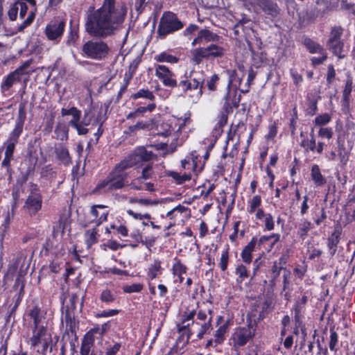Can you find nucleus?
Segmentation results:
<instances>
[{"instance_id": "1", "label": "nucleus", "mask_w": 355, "mask_h": 355, "mask_svg": "<svg viewBox=\"0 0 355 355\" xmlns=\"http://www.w3.org/2000/svg\"><path fill=\"white\" fill-rule=\"evenodd\" d=\"M128 8L116 0H103L102 6L87 14L85 31L92 37L105 39L123 27Z\"/></svg>"}, {"instance_id": "2", "label": "nucleus", "mask_w": 355, "mask_h": 355, "mask_svg": "<svg viewBox=\"0 0 355 355\" xmlns=\"http://www.w3.org/2000/svg\"><path fill=\"white\" fill-rule=\"evenodd\" d=\"M190 114H185L184 116L179 118L176 121H168L163 122L157 127V135L166 137L172 136L173 137L171 146L174 150L177 146L180 145L184 140V137L180 138L182 128L191 123Z\"/></svg>"}, {"instance_id": "3", "label": "nucleus", "mask_w": 355, "mask_h": 355, "mask_svg": "<svg viewBox=\"0 0 355 355\" xmlns=\"http://www.w3.org/2000/svg\"><path fill=\"white\" fill-rule=\"evenodd\" d=\"M205 82V75L200 71H185L178 82V86L184 94L190 95L191 92H196L197 97L202 94V87Z\"/></svg>"}, {"instance_id": "4", "label": "nucleus", "mask_w": 355, "mask_h": 355, "mask_svg": "<svg viewBox=\"0 0 355 355\" xmlns=\"http://www.w3.org/2000/svg\"><path fill=\"white\" fill-rule=\"evenodd\" d=\"M127 177L128 174H121L113 169L105 179L96 184L93 192L100 194L121 189L125 186Z\"/></svg>"}, {"instance_id": "5", "label": "nucleus", "mask_w": 355, "mask_h": 355, "mask_svg": "<svg viewBox=\"0 0 355 355\" xmlns=\"http://www.w3.org/2000/svg\"><path fill=\"white\" fill-rule=\"evenodd\" d=\"M184 24L178 17V16L172 12H164L159 20L157 27V36L163 40L168 35L182 29Z\"/></svg>"}, {"instance_id": "6", "label": "nucleus", "mask_w": 355, "mask_h": 355, "mask_svg": "<svg viewBox=\"0 0 355 355\" xmlns=\"http://www.w3.org/2000/svg\"><path fill=\"white\" fill-rule=\"evenodd\" d=\"M30 343L33 347H40L37 351L42 355H47L53 350V338L46 327L33 329Z\"/></svg>"}, {"instance_id": "7", "label": "nucleus", "mask_w": 355, "mask_h": 355, "mask_svg": "<svg viewBox=\"0 0 355 355\" xmlns=\"http://www.w3.org/2000/svg\"><path fill=\"white\" fill-rule=\"evenodd\" d=\"M82 52L87 58L101 60L107 57L110 48L107 43L102 40H90L83 45Z\"/></svg>"}, {"instance_id": "8", "label": "nucleus", "mask_w": 355, "mask_h": 355, "mask_svg": "<svg viewBox=\"0 0 355 355\" xmlns=\"http://www.w3.org/2000/svg\"><path fill=\"white\" fill-rule=\"evenodd\" d=\"M280 235L279 234H272L270 236H263L259 240L256 237H253L248 245L243 248L241 253L243 261L250 264L252 261V253L254 251L256 246L259 248L266 241L273 239L270 248L279 241Z\"/></svg>"}, {"instance_id": "9", "label": "nucleus", "mask_w": 355, "mask_h": 355, "mask_svg": "<svg viewBox=\"0 0 355 355\" xmlns=\"http://www.w3.org/2000/svg\"><path fill=\"white\" fill-rule=\"evenodd\" d=\"M344 29L340 26H334L331 28L327 42L328 49L338 58H343L344 42L342 40Z\"/></svg>"}, {"instance_id": "10", "label": "nucleus", "mask_w": 355, "mask_h": 355, "mask_svg": "<svg viewBox=\"0 0 355 355\" xmlns=\"http://www.w3.org/2000/svg\"><path fill=\"white\" fill-rule=\"evenodd\" d=\"M195 64H200L203 59L220 58L225 54V49L218 44H211L206 47H199L191 51Z\"/></svg>"}, {"instance_id": "11", "label": "nucleus", "mask_w": 355, "mask_h": 355, "mask_svg": "<svg viewBox=\"0 0 355 355\" xmlns=\"http://www.w3.org/2000/svg\"><path fill=\"white\" fill-rule=\"evenodd\" d=\"M65 25V21L60 19L49 22L44 29V34L47 39L53 44H58L63 35Z\"/></svg>"}, {"instance_id": "12", "label": "nucleus", "mask_w": 355, "mask_h": 355, "mask_svg": "<svg viewBox=\"0 0 355 355\" xmlns=\"http://www.w3.org/2000/svg\"><path fill=\"white\" fill-rule=\"evenodd\" d=\"M155 75L162 83L168 87H178L175 73L165 65L155 64Z\"/></svg>"}, {"instance_id": "13", "label": "nucleus", "mask_w": 355, "mask_h": 355, "mask_svg": "<svg viewBox=\"0 0 355 355\" xmlns=\"http://www.w3.org/2000/svg\"><path fill=\"white\" fill-rule=\"evenodd\" d=\"M24 120L19 118L16 121L14 129L10 133L6 141L3 144L5 153L13 155L15 146L18 142L19 138L22 133L24 128Z\"/></svg>"}, {"instance_id": "14", "label": "nucleus", "mask_w": 355, "mask_h": 355, "mask_svg": "<svg viewBox=\"0 0 355 355\" xmlns=\"http://www.w3.org/2000/svg\"><path fill=\"white\" fill-rule=\"evenodd\" d=\"M249 3L257 12H259V10H261L264 13L273 17H277L279 13L277 4L272 0H252Z\"/></svg>"}, {"instance_id": "15", "label": "nucleus", "mask_w": 355, "mask_h": 355, "mask_svg": "<svg viewBox=\"0 0 355 355\" xmlns=\"http://www.w3.org/2000/svg\"><path fill=\"white\" fill-rule=\"evenodd\" d=\"M254 332L250 327H239L236 329L232 338L235 347H243L254 336Z\"/></svg>"}, {"instance_id": "16", "label": "nucleus", "mask_w": 355, "mask_h": 355, "mask_svg": "<svg viewBox=\"0 0 355 355\" xmlns=\"http://www.w3.org/2000/svg\"><path fill=\"white\" fill-rule=\"evenodd\" d=\"M42 198L40 193L32 192L27 198L24 209L30 216H35L42 208Z\"/></svg>"}, {"instance_id": "17", "label": "nucleus", "mask_w": 355, "mask_h": 355, "mask_svg": "<svg viewBox=\"0 0 355 355\" xmlns=\"http://www.w3.org/2000/svg\"><path fill=\"white\" fill-rule=\"evenodd\" d=\"M221 37L210 31L208 29H202L198 33V36L193 40L191 45L193 46L196 45H200L204 42H219Z\"/></svg>"}, {"instance_id": "18", "label": "nucleus", "mask_w": 355, "mask_h": 355, "mask_svg": "<svg viewBox=\"0 0 355 355\" xmlns=\"http://www.w3.org/2000/svg\"><path fill=\"white\" fill-rule=\"evenodd\" d=\"M270 304L271 303L268 300L257 301L252 306V316L257 318L258 320H263Z\"/></svg>"}, {"instance_id": "19", "label": "nucleus", "mask_w": 355, "mask_h": 355, "mask_svg": "<svg viewBox=\"0 0 355 355\" xmlns=\"http://www.w3.org/2000/svg\"><path fill=\"white\" fill-rule=\"evenodd\" d=\"M239 87H237L236 85H235L233 87L227 88V92L225 96V108L227 110L228 108L232 109V107H238L239 105V103L241 101L240 96H237V89Z\"/></svg>"}, {"instance_id": "20", "label": "nucleus", "mask_w": 355, "mask_h": 355, "mask_svg": "<svg viewBox=\"0 0 355 355\" xmlns=\"http://www.w3.org/2000/svg\"><path fill=\"white\" fill-rule=\"evenodd\" d=\"M158 166L149 164L144 166L141 169V175L137 179L139 182L148 180H155L157 175Z\"/></svg>"}, {"instance_id": "21", "label": "nucleus", "mask_w": 355, "mask_h": 355, "mask_svg": "<svg viewBox=\"0 0 355 355\" xmlns=\"http://www.w3.org/2000/svg\"><path fill=\"white\" fill-rule=\"evenodd\" d=\"M21 77L22 76L16 70L10 72L3 78L1 85V90L3 92L9 90L15 83L21 80Z\"/></svg>"}, {"instance_id": "22", "label": "nucleus", "mask_w": 355, "mask_h": 355, "mask_svg": "<svg viewBox=\"0 0 355 355\" xmlns=\"http://www.w3.org/2000/svg\"><path fill=\"white\" fill-rule=\"evenodd\" d=\"M45 313L37 305L34 306L30 309L28 315L33 320L34 329L45 327L42 324V320L44 319Z\"/></svg>"}, {"instance_id": "23", "label": "nucleus", "mask_w": 355, "mask_h": 355, "mask_svg": "<svg viewBox=\"0 0 355 355\" xmlns=\"http://www.w3.org/2000/svg\"><path fill=\"white\" fill-rule=\"evenodd\" d=\"M131 154L133 158L135 159L137 164L144 161H149L154 157L153 152L147 150L144 147L136 148Z\"/></svg>"}, {"instance_id": "24", "label": "nucleus", "mask_w": 355, "mask_h": 355, "mask_svg": "<svg viewBox=\"0 0 355 355\" xmlns=\"http://www.w3.org/2000/svg\"><path fill=\"white\" fill-rule=\"evenodd\" d=\"M137 165L135 159L133 158L132 154H130L124 159L121 161L115 167L114 170L120 173L121 174H127L125 171Z\"/></svg>"}, {"instance_id": "25", "label": "nucleus", "mask_w": 355, "mask_h": 355, "mask_svg": "<svg viewBox=\"0 0 355 355\" xmlns=\"http://www.w3.org/2000/svg\"><path fill=\"white\" fill-rule=\"evenodd\" d=\"M311 177L316 187H322L327 182L326 178L321 173L320 167L317 164H313L312 166L311 170Z\"/></svg>"}, {"instance_id": "26", "label": "nucleus", "mask_w": 355, "mask_h": 355, "mask_svg": "<svg viewBox=\"0 0 355 355\" xmlns=\"http://www.w3.org/2000/svg\"><path fill=\"white\" fill-rule=\"evenodd\" d=\"M162 262L159 260H155L147 269V278L153 280L158 277L162 272Z\"/></svg>"}, {"instance_id": "27", "label": "nucleus", "mask_w": 355, "mask_h": 355, "mask_svg": "<svg viewBox=\"0 0 355 355\" xmlns=\"http://www.w3.org/2000/svg\"><path fill=\"white\" fill-rule=\"evenodd\" d=\"M62 321L66 323L67 327L71 331H75L76 321L74 318V313L73 310H71L68 306L65 311L62 312Z\"/></svg>"}, {"instance_id": "28", "label": "nucleus", "mask_w": 355, "mask_h": 355, "mask_svg": "<svg viewBox=\"0 0 355 355\" xmlns=\"http://www.w3.org/2000/svg\"><path fill=\"white\" fill-rule=\"evenodd\" d=\"M117 298L116 292L114 289L105 288L101 292L99 299L101 302L110 304L116 301Z\"/></svg>"}, {"instance_id": "29", "label": "nucleus", "mask_w": 355, "mask_h": 355, "mask_svg": "<svg viewBox=\"0 0 355 355\" xmlns=\"http://www.w3.org/2000/svg\"><path fill=\"white\" fill-rule=\"evenodd\" d=\"M197 156L194 155L192 153L189 156H187L185 159L181 162V167L186 170L184 173H189L191 175V173L196 171L197 167L196 161Z\"/></svg>"}, {"instance_id": "30", "label": "nucleus", "mask_w": 355, "mask_h": 355, "mask_svg": "<svg viewBox=\"0 0 355 355\" xmlns=\"http://www.w3.org/2000/svg\"><path fill=\"white\" fill-rule=\"evenodd\" d=\"M57 158L64 165H69L71 163V159L69 155L68 149L63 146H59L55 150Z\"/></svg>"}, {"instance_id": "31", "label": "nucleus", "mask_w": 355, "mask_h": 355, "mask_svg": "<svg viewBox=\"0 0 355 355\" xmlns=\"http://www.w3.org/2000/svg\"><path fill=\"white\" fill-rule=\"evenodd\" d=\"M310 136L311 139L304 138L300 143V146L306 153H315L316 141L313 134V128L311 130Z\"/></svg>"}, {"instance_id": "32", "label": "nucleus", "mask_w": 355, "mask_h": 355, "mask_svg": "<svg viewBox=\"0 0 355 355\" xmlns=\"http://www.w3.org/2000/svg\"><path fill=\"white\" fill-rule=\"evenodd\" d=\"M227 331V324H224L220 326L218 329L215 331L212 338L214 340V347H217L218 345H222L224 343Z\"/></svg>"}, {"instance_id": "33", "label": "nucleus", "mask_w": 355, "mask_h": 355, "mask_svg": "<svg viewBox=\"0 0 355 355\" xmlns=\"http://www.w3.org/2000/svg\"><path fill=\"white\" fill-rule=\"evenodd\" d=\"M320 96L313 94H308L306 96L308 113L313 116L315 114L318 110V101Z\"/></svg>"}, {"instance_id": "34", "label": "nucleus", "mask_w": 355, "mask_h": 355, "mask_svg": "<svg viewBox=\"0 0 355 355\" xmlns=\"http://www.w3.org/2000/svg\"><path fill=\"white\" fill-rule=\"evenodd\" d=\"M90 214L93 217L92 221L94 222L97 226L107 220L108 211H104L102 213H100L96 207L92 206L90 210Z\"/></svg>"}, {"instance_id": "35", "label": "nucleus", "mask_w": 355, "mask_h": 355, "mask_svg": "<svg viewBox=\"0 0 355 355\" xmlns=\"http://www.w3.org/2000/svg\"><path fill=\"white\" fill-rule=\"evenodd\" d=\"M353 87L352 78L348 76L345 84L343 91V101L345 105H349L350 102L351 93Z\"/></svg>"}, {"instance_id": "36", "label": "nucleus", "mask_w": 355, "mask_h": 355, "mask_svg": "<svg viewBox=\"0 0 355 355\" xmlns=\"http://www.w3.org/2000/svg\"><path fill=\"white\" fill-rule=\"evenodd\" d=\"M154 59L159 62H168L171 64H175L179 61V58L177 56L170 54L166 51L162 52L155 55Z\"/></svg>"}, {"instance_id": "37", "label": "nucleus", "mask_w": 355, "mask_h": 355, "mask_svg": "<svg viewBox=\"0 0 355 355\" xmlns=\"http://www.w3.org/2000/svg\"><path fill=\"white\" fill-rule=\"evenodd\" d=\"M227 121V115L225 113H221L217 119V122L213 129L214 136L217 137L220 135L223 132V128L226 125Z\"/></svg>"}, {"instance_id": "38", "label": "nucleus", "mask_w": 355, "mask_h": 355, "mask_svg": "<svg viewBox=\"0 0 355 355\" xmlns=\"http://www.w3.org/2000/svg\"><path fill=\"white\" fill-rule=\"evenodd\" d=\"M340 241L339 233L334 232L329 238L327 246L329 248V254L334 256L337 250V246Z\"/></svg>"}, {"instance_id": "39", "label": "nucleus", "mask_w": 355, "mask_h": 355, "mask_svg": "<svg viewBox=\"0 0 355 355\" xmlns=\"http://www.w3.org/2000/svg\"><path fill=\"white\" fill-rule=\"evenodd\" d=\"M146 98L150 101H154L155 98V95L153 92L149 90L148 89H140L137 92L132 94L130 96V98L136 100L138 98Z\"/></svg>"}, {"instance_id": "40", "label": "nucleus", "mask_w": 355, "mask_h": 355, "mask_svg": "<svg viewBox=\"0 0 355 355\" xmlns=\"http://www.w3.org/2000/svg\"><path fill=\"white\" fill-rule=\"evenodd\" d=\"M227 73L229 75V81L227 87L230 88L232 87V85L234 84V86L236 85L237 87H239L241 86L243 75H241V77H239L237 74V72L235 70H227Z\"/></svg>"}, {"instance_id": "41", "label": "nucleus", "mask_w": 355, "mask_h": 355, "mask_svg": "<svg viewBox=\"0 0 355 355\" xmlns=\"http://www.w3.org/2000/svg\"><path fill=\"white\" fill-rule=\"evenodd\" d=\"M338 155L343 164H346L349 156V151L345 148L344 141H338Z\"/></svg>"}, {"instance_id": "42", "label": "nucleus", "mask_w": 355, "mask_h": 355, "mask_svg": "<svg viewBox=\"0 0 355 355\" xmlns=\"http://www.w3.org/2000/svg\"><path fill=\"white\" fill-rule=\"evenodd\" d=\"M261 205V198L260 196H254L248 202L247 211L249 214H254Z\"/></svg>"}, {"instance_id": "43", "label": "nucleus", "mask_w": 355, "mask_h": 355, "mask_svg": "<svg viewBox=\"0 0 355 355\" xmlns=\"http://www.w3.org/2000/svg\"><path fill=\"white\" fill-rule=\"evenodd\" d=\"M313 228V225L310 221L303 220L298 226L297 234L300 238L304 239L307 236L309 231Z\"/></svg>"}, {"instance_id": "44", "label": "nucleus", "mask_w": 355, "mask_h": 355, "mask_svg": "<svg viewBox=\"0 0 355 355\" xmlns=\"http://www.w3.org/2000/svg\"><path fill=\"white\" fill-rule=\"evenodd\" d=\"M167 175L174 179L177 184H181L186 181L191 180V175L189 173H184L180 174L175 171L167 172Z\"/></svg>"}, {"instance_id": "45", "label": "nucleus", "mask_w": 355, "mask_h": 355, "mask_svg": "<svg viewBox=\"0 0 355 355\" xmlns=\"http://www.w3.org/2000/svg\"><path fill=\"white\" fill-rule=\"evenodd\" d=\"M331 120V116L328 113H324L318 115L313 121L315 127H324L327 125Z\"/></svg>"}, {"instance_id": "46", "label": "nucleus", "mask_w": 355, "mask_h": 355, "mask_svg": "<svg viewBox=\"0 0 355 355\" xmlns=\"http://www.w3.org/2000/svg\"><path fill=\"white\" fill-rule=\"evenodd\" d=\"M98 230L95 228L88 230L85 234L86 244L88 248H90L93 244L96 243L97 239Z\"/></svg>"}, {"instance_id": "47", "label": "nucleus", "mask_w": 355, "mask_h": 355, "mask_svg": "<svg viewBox=\"0 0 355 355\" xmlns=\"http://www.w3.org/2000/svg\"><path fill=\"white\" fill-rule=\"evenodd\" d=\"M57 139L66 140L68 138V128L65 124L58 123L55 128Z\"/></svg>"}, {"instance_id": "48", "label": "nucleus", "mask_w": 355, "mask_h": 355, "mask_svg": "<svg viewBox=\"0 0 355 355\" xmlns=\"http://www.w3.org/2000/svg\"><path fill=\"white\" fill-rule=\"evenodd\" d=\"M304 44L309 52L311 53H323V48L319 44L310 39L305 40Z\"/></svg>"}, {"instance_id": "49", "label": "nucleus", "mask_w": 355, "mask_h": 355, "mask_svg": "<svg viewBox=\"0 0 355 355\" xmlns=\"http://www.w3.org/2000/svg\"><path fill=\"white\" fill-rule=\"evenodd\" d=\"M235 273L238 276L236 278L238 283H242L249 276L247 268L243 264L237 266Z\"/></svg>"}, {"instance_id": "50", "label": "nucleus", "mask_w": 355, "mask_h": 355, "mask_svg": "<svg viewBox=\"0 0 355 355\" xmlns=\"http://www.w3.org/2000/svg\"><path fill=\"white\" fill-rule=\"evenodd\" d=\"M70 115H71L72 119L69 122V125L72 128L77 126V124L80 123V121L81 111L76 107H71Z\"/></svg>"}, {"instance_id": "51", "label": "nucleus", "mask_w": 355, "mask_h": 355, "mask_svg": "<svg viewBox=\"0 0 355 355\" xmlns=\"http://www.w3.org/2000/svg\"><path fill=\"white\" fill-rule=\"evenodd\" d=\"M187 270V267L179 259L175 261L172 267L173 274L178 277H180V275L185 274Z\"/></svg>"}, {"instance_id": "52", "label": "nucleus", "mask_w": 355, "mask_h": 355, "mask_svg": "<svg viewBox=\"0 0 355 355\" xmlns=\"http://www.w3.org/2000/svg\"><path fill=\"white\" fill-rule=\"evenodd\" d=\"M33 63V60L29 59L25 62H24L19 67H18L15 70L19 73L22 76L24 75L29 76L31 75L33 71H27L28 67L31 65Z\"/></svg>"}, {"instance_id": "53", "label": "nucleus", "mask_w": 355, "mask_h": 355, "mask_svg": "<svg viewBox=\"0 0 355 355\" xmlns=\"http://www.w3.org/2000/svg\"><path fill=\"white\" fill-rule=\"evenodd\" d=\"M318 135L321 139H331L334 135V132L331 128L320 127Z\"/></svg>"}, {"instance_id": "54", "label": "nucleus", "mask_w": 355, "mask_h": 355, "mask_svg": "<svg viewBox=\"0 0 355 355\" xmlns=\"http://www.w3.org/2000/svg\"><path fill=\"white\" fill-rule=\"evenodd\" d=\"M94 343L91 340L83 339L80 347V355H90V352Z\"/></svg>"}, {"instance_id": "55", "label": "nucleus", "mask_w": 355, "mask_h": 355, "mask_svg": "<svg viewBox=\"0 0 355 355\" xmlns=\"http://www.w3.org/2000/svg\"><path fill=\"white\" fill-rule=\"evenodd\" d=\"M12 159L13 155L5 153L4 159L1 162V167L6 168V171L10 176H11L12 172V170L10 167V162Z\"/></svg>"}, {"instance_id": "56", "label": "nucleus", "mask_w": 355, "mask_h": 355, "mask_svg": "<svg viewBox=\"0 0 355 355\" xmlns=\"http://www.w3.org/2000/svg\"><path fill=\"white\" fill-rule=\"evenodd\" d=\"M211 318L210 317L209 318H208L207 322H205L202 324H201L200 329L198 334H197L198 338H199V339L202 338L203 336L209 331L211 327Z\"/></svg>"}, {"instance_id": "57", "label": "nucleus", "mask_w": 355, "mask_h": 355, "mask_svg": "<svg viewBox=\"0 0 355 355\" xmlns=\"http://www.w3.org/2000/svg\"><path fill=\"white\" fill-rule=\"evenodd\" d=\"M144 288L142 284H132L131 285H125L123 287V292L126 293H139Z\"/></svg>"}, {"instance_id": "58", "label": "nucleus", "mask_w": 355, "mask_h": 355, "mask_svg": "<svg viewBox=\"0 0 355 355\" xmlns=\"http://www.w3.org/2000/svg\"><path fill=\"white\" fill-rule=\"evenodd\" d=\"M265 229L268 231H272L275 228V220L270 214H267L266 217L262 220Z\"/></svg>"}, {"instance_id": "59", "label": "nucleus", "mask_w": 355, "mask_h": 355, "mask_svg": "<svg viewBox=\"0 0 355 355\" xmlns=\"http://www.w3.org/2000/svg\"><path fill=\"white\" fill-rule=\"evenodd\" d=\"M16 6H18V10L19 11V18L23 19L26 17V15L28 14V6L26 2L21 1H16Z\"/></svg>"}, {"instance_id": "60", "label": "nucleus", "mask_w": 355, "mask_h": 355, "mask_svg": "<svg viewBox=\"0 0 355 355\" xmlns=\"http://www.w3.org/2000/svg\"><path fill=\"white\" fill-rule=\"evenodd\" d=\"M228 261H229V254H228V250H225L222 252L221 257L220 259V263L219 266L221 270L225 271L228 265Z\"/></svg>"}, {"instance_id": "61", "label": "nucleus", "mask_w": 355, "mask_h": 355, "mask_svg": "<svg viewBox=\"0 0 355 355\" xmlns=\"http://www.w3.org/2000/svg\"><path fill=\"white\" fill-rule=\"evenodd\" d=\"M156 107V105L155 103H150L146 107H139L137 108L135 111V114H136V116L138 117L142 114H144L146 112H152L153 111Z\"/></svg>"}, {"instance_id": "62", "label": "nucleus", "mask_w": 355, "mask_h": 355, "mask_svg": "<svg viewBox=\"0 0 355 355\" xmlns=\"http://www.w3.org/2000/svg\"><path fill=\"white\" fill-rule=\"evenodd\" d=\"M78 37V33L76 30H71L68 36L67 40L66 41V44L67 46H73L76 44V42Z\"/></svg>"}, {"instance_id": "63", "label": "nucleus", "mask_w": 355, "mask_h": 355, "mask_svg": "<svg viewBox=\"0 0 355 355\" xmlns=\"http://www.w3.org/2000/svg\"><path fill=\"white\" fill-rule=\"evenodd\" d=\"M127 214L134 218L136 220H143V219H148L150 220L151 218V216L149 214H140V213H135L132 209H128Z\"/></svg>"}, {"instance_id": "64", "label": "nucleus", "mask_w": 355, "mask_h": 355, "mask_svg": "<svg viewBox=\"0 0 355 355\" xmlns=\"http://www.w3.org/2000/svg\"><path fill=\"white\" fill-rule=\"evenodd\" d=\"M336 71L334 68V66L330 64L328 66V71L327 74V83L329 87L332 84L333 81L335 79Z\"/></svg>"}]
</instances>
